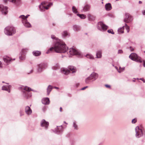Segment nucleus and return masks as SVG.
Returning <instances> with one entry per match:
<instances>
[{"instance_id": "nucleus-1", "label": "nucleus", "mask_w": 145, "mask_h": 145, "mask_svg": "<svg viewBox=\"0 0 145 145\" xmlns=\"http://www.w3.org/2000/svg\"><path fill=\"white\" fill-rule=\"evenodd\" d=\"M51 37L52 39H55L57 42L54 46L50 48L46 52V54H48L53 50L57 53H63L68 50V47L66 46V44L63 41L58 39L54 35H52Z\"/></svg>"}, {"instance_id": "nucleus-2", "label": "nucleus", "mask_w": 145, "mask_h": 145, "mask_svg": "<svg viewBox=\"0 0 145 145\" xmlns=\"http://www.w3.org/2000/svg\"><path fill=\"white\" fill-rule=\"evenodd\" d=\"M16 32V29L12 26H8L4 29L5 33L8 36H12Z\"/></svg>"}, {"instance_id": "nucleus-3", "label": "nucleus", "mask_w": 145, "mask_h": 145, "mask_svg": "<svg viewBox=\"0 0 145 145\" xmlns=\"http://www.w3.org/2000/svg\"><path fill=\"white\" fill-rule=\"evenodd\" d=\"M98 77L97 74L95 72H92L86 79V83L87 84L90 83L91 81H93L96 80Z\"/></svg>"}, {"instance_id": "nucleus-4", "label": "nucleus", "mask_w": 145, "mask_h": 145, "mask_svg": "<svg viewBox=\"0 0 145 145\" xmlns=\"http://www.w3.org/2000/svg\"><path fill=\"white\" fill-rule=\"evenodd\" d=\"M52 5V3H48L47 2L44 1L42 2L41 5L39 6V8L40 10L43 11L45 9L48 10L49 7Z\"/></svg>"}, {"instance_id": "nucleus-5", "label": "nucleus", "mask_w": 145, "mask_h": 145, "mask_svg": "<svg viewBox=\"0 0 145 145\" xmlns=\"http://www.w3.org/2000/svg\"><path fill=\"white\" fill-rule=\"evenodd\" d=\"M129 57L132 60L136 62L140 63H141L142 62V60L141 58L135 53H131L129 56Z\"/></svg>"}, {"instance_id": "nucleus-6", "label": "nucleus", "mask_w": 145, "mask_h": 145, "mask_svg": "<svg viewBox=\"0 0 145 145\" xmlns=\"http://www.w3.org/2000/svg\"><path fill=\"white\" fill-rule=\"evenodd\" d=\"M76 69L75 67L73 66H69L68 67V69L66 68H64L62 71V73L65 74H67L70 72L72 73L75 72L76 71Z\"/></svg>"}, {"instance_id": "nucleus-7", "label": "nucleus", "mask_w": 145, "mask_h": 145, "mask_svg": "<svg viewBox=\"0 0 145 145\" xmlns=\"http://www.w3.org/2000/svg\"><path fill=\"white\" fill-rule=\"evenodd\" d=\"M47 67V64L44 63H41L38 64L37 66V71L38 73L42 72Z\"/></svg>"}, {"instance_id": "nucleus-8", "label": "nucleus", "mask_w": 145, "mask_h": 145, "mask_svg": "<svg viewBox=\"0 0 145 145\" xmlns=\"http://www.w3.org/2000/svg\"><path fill=\"white\" fill-rule=\"evenodd\" d=\"M22 92L23 93V95L25 97H27L28 96V92L32 90L31 89L27 86H22L20 87Z\"/></svg>"}, {"instance_id": "nucleus-9", "label": "nucleus", "mask_w": 145, "mask_h": 145, "mask_svg": "<svg viewBox=\"0 0 145 145\" xmlns=\"http://www.w3.org/2000/svg\"><path fill=\"white\" fill-rule=\"evenodd\" d=\"M97 28L99 30L103 31L106 30L108 28V27L102 22H100L98 23Z\"/></svg>"}, {"instance_id": "nucleus-10", "label": "nucleus", "mask_w": 145, "mask_h": 145, "mask_svg": "<svg viewBox=\"0 0 145 145\" xmlns=\"http://www.w3.org/2000/svg\"><path fill=\"white\" fill-rule=\"evenodd\" d=\"M136 135L137 138H139L142 136L143 135V131L141 128L138 126H137L135 128Z\"/></svg>"}, {"instance_id": "nucleus-11", "label": "nucleus", "mask_w": 145, "mask_h": 145, "mask_svg": "<svg viewBox=\"0 0 145 145\" xmlns=\"http://www.w3.org/2000/svg\"><path fill=\"white\" fill-rule=\"evenodd\" d=\"M69 57H71V56L74 55H80V53L78 52L76 49L72 48H70L69 51Z\"/></svg>"}, {"instance_id": "nucleus-12", "label": "nucleus", "mask_w": 145, "mask_h": 145, "mask_svg": "<svg viewBox=\"0 0 145 145\" xmlns=\"http://www.w3.org/2000/svg\"><path fill=\"white\" fill-rule=\"evenodd\" d=\"M125 17L124 19V21L126 23H128L131 22L133 20L132 17L128 13H125Z\"/></svg>"}, {"instance_id": "nucleus-13", "label": "nucleus", "mask_w": 145, "mask_h": 145, "mask_svg": "<svg viewBox=\"0 0 145 145\" xmlns=\"http://www.w3.org/2000/svg\"><path fill=\"white\" fill-rule=\"evenodd\" d=\"M8 1L9 2L12 3L14 5L18 6L20 5L21 3V0H3L5 3H6Z\"/></svg>"}, {"instance_id": "nucleus-14", "label": "nucleus", "mask_w": 145, "mask_h": 145, "mask_svg": "<svg viewBox=\"0 0 145 145\" xmlns=\"http://www.w3.org/2000/svg\"><path fill=\"white\" fill-rule=\"evenodd\" d=\"M8 8L7 7L4 6L2 5H0V10L3 14L5 15L7 14L8 12Z\"/></svg>"}, {"instance_id": "nucleus-15", "label": "nucleus", "mask_w": 145, "mask_h": 145, "mask_svg": "<svg viewBox=\"0 0 145 145\" xmlns=\"http://www.w3.org/2000/svg\"><path fill=\"white\" fill-rule=\"evenodd\" d=\"M49 123L46 121L45 120L43 119L40 122V125L41 127H44L45 128L47 129Z\"/></svg>"}, {"instance_id": "nucleus-16", "label": "nucleus", "mask_w": 145, "mask_h": 145, "mask_svg": "<svg viewBox=\"0 0 145 145\" xmlns=\"http://www.w3.org/2000/svg\"><path fill=\"white\" fill-rule=\"evenodd\" d=\"M26 49H23L22 51L21 56H19V59L22 60H24L25 59V54L26 52Z\"/></svg>"}, {"instance_id": "nucleus-17", "label": "nucleus", "mask_w": 145, "mask_h": 145, "mask_svg": "<svg viewBox=\"0 0 145 145\" xmlns=\"http://www.w3.org/2000/svg\"><path fill=\"white\" fill-rule=\"evenodd\" d=\"M3 59L5 63H7V64H8L12 61L14 60L15 59H12L11 58L5 56L3 57Z\"/></svg>"}, {"instance_id": "nucleus-18", "label": "nucleus", "mask_w": 145, "mask_h": 145, "mask_svg": "<svg viewBox=\"0 0 145 145\" xmlns=\"http://www.w3.org/2000/svg\"><path fill=\"white\" fill-rule=\"evenodd\" d=\"M63 131L62 126L61 125L59 126H57L56 129L54 131L55 133L57 134H59L61 133Z\"/></svg>"}, {"instance_id": "nucleus-19", "label": "nucleus", "mask_w": 145, "mask_h": 145, "mask_svg": "<svg viewBox=\"0 0 145 145\" xmlns=\"http://www.w3.org/2000/svg\"><path fill=\"white\" fill-rule=\"evenodd\" d=\"M25 112L26 114L28 115H30L32 112V110L29 106H27L25 107Z\"/></svg>"}, {"instance_id": "nucleus-20", "label": "nucleus", "mask_w": 145, "mask_h": 145, "mask_svg": "<svg viewBox=\"0 0 145 145\" xmlns=\"http://www.w3.org/2000/svg\"><path fill=\"white\" fill-rule=\"evenodd\" d=\"M42 102L43 104L45 105H48L50 102L49 99L48 97L44 98L42 100Z\"/></svg>"}, {"instance_id": "nucleus-21", "label": "nucleus", "mask_w": 145, "mask_h": 145, "mask_svg": "<svg viewBox=\"0 0 145 145\" xmlns=\"http://www.w3.org/2000/svg\"><path fill=\"white\" fill-rule=\"evenodd\" d=\"M90 8V6L88 4L86 5L83 8V9L81 11L86 12L89 10Z\"/></svg>"}, {"instance_id": "nucleus-22", "label": "nucleus", "mask_w": 145, "mask_h": 145, "mask_svg": "<svg viewBox=\"0 0 145 145\" xmlns=\"http://www.w3.org/2000/svg\"><path fill=\"white\" fill-rule=\"evenodd\" d=\"M11 86L10 85L7 86H3L2 88V89L3 90H5L8 92V93L10 92V88Z\"/></svg>"}, {"instance_id": "nucleus-23", "label": "nucleus", "mask_w": 145, "mask_h": 145, "mask_svg": "<svg viewBox=\"0 0 145 145\" xmlns=\"http://www.w3.org/2000/svg\"><path fill=\"white\" fill-rule=\"evenodd\" d=\"M96 56L97 58H101L102 57V50H97L96 52Z\"/></svg>"}, {"instance_id": "nucleus-24", "label": "nucleus", "mask_w": 145, "mask_h": 145, "mask_svg": "<svg viewBox=\"0 0 145 145\" xmlns=\"http://www.w3.org/2000/svg\"><path fill=\"white\" fill-rule=\"evenodd\" d=\"M105 9L107 11L110 10L112 8V6L110 3H106L105 6Z\"/></svg>"}, {"instance_id": "nucleus-25", "label": "nucleus", "mask_w": 145, "mask_h": 145, "mask_svg": "<svg viewBox=\"0 0 145 145\" xmlns=\"http://www.w3.org/2000/svg\"><path fill=\"white\" fill-rule=\"evenodd\" d=\"M29 16V15H27L26 16H25L24 15H22L20 16L19 18L21 19V20L25 21V22L26 23L27 22L26 20H27V19Z\"/></svg>"}, {"instance_id": "nucleus-26", "label": "nucleus", "mask_w": 145, "mask_h": 145, "mask_svg": "<svg viewBox=\"0 0 145 145\" xmlns=\"http://www.w3.org/2000/svg\"><path fill=\"white\" fill-rule=\"evenodd\" d=\"M22 23H23L24 25L26 27H31V25L30 23L27 20H26V22H25V21L22 20Z\"/></svg>"}, {"instance_id": "nucleus-27", "label": "nucleus", "mask_w": 145, "mask_h": 145, "mask_svg": "<svg viewBox=\"0 0 145 145\" xmlns=\"http://www.w3.org/2000/svg\"><path fill=\"white\" fill-rule=\"evenodd\" d=\"M53 88V87L52 86L50 85H49L47 88V94L49 95L52 89Z\"/></svg>"}, {"instance_id": "nucleus-28", "label": "nucleus", "mask_w": 145, "mask_h": 145, "mask_svg": "<svg viewBox=\"0 0 145 145\" xmlns=\"http://www.w3.org/2000/svg\"><path fill=\"white\" fill-rule=\"evenodd\" d=\"M41 52L39 51H35L33 52V55L35 56H39L41 54Z\"/></svg>"}, {"instance_id": "nucleus-29", "label": "nucleus", "mask_w": 145, "mask_h": 145, "mask_svg": "<svg viewBox=\"0 0 145 145\" xmlns=\"http://www.w3.org/2000/svg\"><path fill=\"white\" fill-rule=\"evenodd\" d=\"M62 35L63 37H69V35L67 31H65L62 33Z\"/></svg>"}, {"instance_id": "nucleus-30", "label": "nucleus", "mask_w": 145, "mask_h": 145, "mask_svg": "<svg viewBox=\"0 0 145 145\" xmlns=\"http://www.w3.org/2000/svg\"><path fill=\"white\" fill-rule=\"evenodd\" d=\"M73 29L74 31H78L80 30V28L79 26L75 25L73 26Z\"/></svg>"}, {"instance_id": "nucleus-31", "label": "nucleus", "mask_w": 145, "mask_h": 145, "mask_svg": "<svg viewBox=\"0 0 145 145\" xmlns=\"http://www.w3.org/2000/svg\"><path fill=\"white\" fill-rule=\"evenodd\" d=\"M125 26H123L119 28L118 29V32L119 34L123 33Z\"/></svg>"}, {"instance_id": "nucleus-32", "label": "nucleus", "mask_w": 145, "mask_h": 145, "mask_svg": "<svg viewBox=\"0 0 145 145\" xmlns=\"http://www.w3.org/2000/svg\"><path fill=\"white\" fill-rule=\"evenodd\" d=\"M86 56L88 58H89L90 59H94V57L93 55L90 54H87Z\"/></svg>"}, {"instance_id": "nucleus-33", "label": "nucleus", "mask_w": 145, "mask_h": 145, "mask_svg": "<svg viewBox=\"0 0 145 145\" xmlns=\"http://www.w3.org/2000/svg\"><path fill=\"white\" fill-rule=\"evenodd\" d=\"M77 15L81 19H84L86 18V16L84 14H77Z\"/></svg>"}, {"instance_id": "nucleus-34", "label": "nucleus", "mask_w": 145, "mask_h": 145, "mask_svg": "<svg viewBox=\"0 0 145 145\" xmlns=\"http://www.w3.org/2000/svg\"><path fill=\"white\" fill-rule=\"evenodd\" d=\"M73 127H74V129L78 130V126L75 121H74L73 122Z\"/></svg>"}, {"instance_id": "nucleus-35", "label": "nucleus", "mask_w": 145, "mask_h": 145, "mask_svg": "<svg viewBox=\"0 0 145 145\" xmlns=\"http://www.w3.org/2000/svg\"><path fill=\"white\" fill-rule=\"evenodd\" d=\"M125 69V67L121 68L120 67L119 68L118 70V72H119L120 73L122 72Z\"/></svg>"}, {"instance_id": "nucleus-36", "label": "nucleus", "mask_w": 145, "mask_h": 145, "mask_svg": "<svg viewBox=\"0 0 145 145\" xmlns=\"http://www.w3.org/2000/svg\"><path fill=\"white\" fill-rule=\"evenodd\" d=\"M72 11L73 12L76 13L78 12L77 9L75 6H73L72 7Z\"/></svg>"}, {"instance_id": "nucleus-37", "label": "nucleus", "mask_w": 145, "mask_h": 145, "mask_svg": "<svg viewBox=\"0 0 145 145\" xmlns=\"http://www.w3.org/2000/svg\"><path fill=\"white\" fill-rule=\"evenodd\" d=\"M59 66L58 64H56L55 66L53 67V68L54 70H56L59 69Z\"/></svg>"}, {"instance_id": "nucleus-38", "label": "nucleus", "mask_w": 145, "mask_h": 145, "mask_svg": "<svg viewBox=\"0 0 145 145\" xmlns=\"http://www.w3.org/2000/svg\"><path fill=\"white\" fill-rule=\"evenodd\" d=\"M125 28L127 31V32L128 33L130 30L129 26H128L126 23L125 24Z\"/></svg>"}, {"instance_id": "nucleus-39", "label": "nucleus", "mask_w": 145, "mask_h": 145, "mask_svg": "<svg viewBox=\"0 0 145 145\" xmlns=\"http://www.w3.org/2000/svg\"><path fill=\"white\" fill-rule=\"evenodd\" d=\"M107 31L109 33H110L112 34H114V32L112 29H109Z\"/></svg>"}, {"instance_id": "nucleus-40", "label": "nucleus", "mask_w": 145, "mask_h": 145, "mask_svg": "<svg viewBox=\"0 0 145 145\" xmlns=\"http://www.w3.org/2000/svg\"><path fill=\"white\" fill-rule=\"evenodd\" d=\"M20 116H22L24 115V112L23 111L21 110H20Z\"/></svg>"}, {"instance_id": "nucleus-41", "label": "nucleus", "mask_w": 145, "mask_h": 145, "mask_svg": "<svg viewBox=\"0 0 145 145\" xmlns=\"http://www.w3.org/2000/svg\"><path fill=\"white\" fill-rule=\"evenodd\" d=\"M137 122V120L136 119H134L132 120V122L133 123H135Z\"/></svg>"}, {"instance_id": "nucleus-42", "label": "nucleus", "mask_w": 145, "mask_h": 145, "mask_svg": "<svg viewBox=\"0 0 145 145\" xmlns=\"http://www.w3.org/2000/svg\"><path fill=\"white\" fill-rule=\"evenodd\" d=\"M123 52V51L121 50H118V54H122Z\"/></svg>"}, {"instance_id": "nucleus-43", "label": "nucleus", "mask_w": 145, "mask_h": 145, "mask_svg": "<svg viewBox=\"0 0 145 145\" xmlns=\"http://www.w3.org/2000/svg\"><path fill=\"white\" fill-rule=\"evenodd\" d=\"M140 80L142 81L144 83H145V80L143 78H140Z\"/></svg>"}, {"instance_id": "nucleus-44", "label": "nucleus", "mask_w": 145, "mask_h": 145, "mask_svg": "<svg viewBox=\"0 0 145 145\" xmlns=\"http://www.w3.org/2000/svg\"><path fill=\"white\" fill-rule=\"evenodd\" d=\"M130 50L131 51H133V50H134V49L132 47H130Z\"/></svg>"}, {"instance_id": "nucleus-45", "label": "nucleus", "mask_w": 145, "mask_h": 145, "mask_svg": "<svg viewBox=\"0 0 145 145\" xmlns=\"http://www.w3.org/2000/svg\"><path fill=\"white\" fill-rule=\"evenodd\" d=\"M88 86H86V87H84L83 88H82V89H81V90H84L86 88H88Z\"/></svg>"}, {"instance_id": "nucleus-46", "label": "nucleus", "mask_w": 145, "mask_h": 145, "mask_svg": "<svg viewBox=\"0 0 145 145\" xmlns=\"http://www.w3.org/2000/svg\"><path fill=\"white\" fill-rule=\"evenodd\" d=\"M105 86L106 87V88H110V85H107V84H106L105 85Z\"/></svg>"}, {"instance_id": "nucleus-47", "label": "nucleus", "mask_w": 145, "mask_h": 145, "mask_svg": "<svg viewBox=\"0 0 145 145\" xmlns=\"http://www.w3.org/2000/svg\"><path fill=\"white\" fill-rule=\"evenodd\" d=\"M3 67L2 65L1 61H0V68H1Z\"/></svg>"}, {"instance_id": "nucleus-48", "label": "nucleus", "mask_w": 145, "mask_h": 145, "mask_svg": "<svg viewBox=\"0 0 145 145\" xmlns=\"http://www.w3.org/2000/svg\"><path fill=\"white\" fill-rule=\"evenodd\" d=\"M91 15L90 14H89L88 15V17L89 19L90 17H91Z\"/></svg>"}, {"instance_id": "nucleus-49", "label": "nucleus", "mask_w": 145, "mask_h": 145, "mask_svg": "<svg viewBox=\"0 0 145 145\" xmlns=\"http://www.w3.org/2000/svg\"><path fill=\"white\" fill-rule=\"evenodd\" d=\"M33 69H31V71L30 72H29V73H28V74H29V73H32L33 71Z\"/></svg>"}, {"instance_id": "nucleus-50", "label": "nucleus", "mask_w": 145, "mask_h": 145, "mask_svg": "<svg viewBox=\"0 0 145 145\" xmlns=\"http://www.w3.org/2000/svg\"><path fill=\"white\" fill-rule=\"evenodd\" d=\"M143 66L145 67V61H143Z\"/></svg>"}, {"instance_id": "nucleus-51", "label": "nucleus", "mask_w": 145, "mask_h": 145, "mask_svg": "<svg viewBox=\"0 0 145 145\" xmlns=\"http://www.w3.org/2000/svg\"><path fill=\"white\" fill-rule=\"evenodd\" d=\"M115 68L117 69V71H118V67H116V66H115Z\"/></svg>"}, {"instance_id": "nucleus-52", "label": "nucleus", "mask_w": 145, "mask_h": 145, "mask_svg": "<svg viewBox=\"0 0 145 145\" xmlns=\"http://www.w3.org/2000/svg\"><path fill=\"white\" fill-rule=\"evenodd\" d=\"M79 85V83H77L76 84V87L78 86Z\"/></svg>"}, {"instance_id": "nucleus-53", "label": "nucleus", "mask_w": 145, "mask_h": 145, "mask_svg": "<svg viewBox=\"0 0 145 145\" xmlns=\"http://www.w3.org/2000/svg\"><path fill=\"white\" fill-rule=\"evenodd\" d=\"M62 107H60V111L61 112H62Z\"/></svg>"}, {"instance_id": "nucleus-54", "label": "nucleus", "mask_w": 145, "mask_h": 145, "mask_svg": "<svg viewBox=\"0 0 145 145\" xmlns=\"http://www.w3.org/2000/svg\"><path fill=\"white\" fill-rule=\"evenodd\" d=\"M53 88H55V89H58V88L57 87H53Z\"/></svg>"}, {"instance_id": "nucleus-55", "label": "nucleus", "mask_w": 145, "mask_h": 145, "mask_svg": "<svg viewBox=\"0 0 145 145\" xmlns=\"http://www.w3.org/2000/svg\"><path fill=\"white\" fill-rule=\"evenodd\" d=\"M142 3V1H139V4H141V3Z\"/></svg>"}, {"instance_id": "nucleus-56", "label": "nucleus", "mask_w": 145, "mask_h": 145, "mask_svg": "<svg viewBox=\"0 0 145 145\" xmlns=\"http://www.w3.org/2000/svg\"><path fill=\"white\" fill-rule=\"evenodd\" d=\"M133 82H135V80H133Z\"/></svg>"}, {"instance_id": "nucleus-57", "label": "nucleus", "mask_w": 145, "mask_h": 145, "mask_svg": "<svg viewBox=\"0 0 145 145\" xmlns=\"http://www.w3.org/2000/svg\"><path fill=\"white\" fill-rule=\"evenodd\" d=\"M64 122L65 123H66V122H65V121H64Z\"/></svg>"}, {"instance_id": "nucleus-58", "label": "nucleus", "mask_w": 145, "mask_h": 145, "mask_svg": "<svg viewBox=\"0 0 145 145\" xmlns=\"http://www.w3.org/2000/svg\"><path fill=\"white\" fill-rule=\"evenodd\" d=\"M4 82H3V83H4Z\"/></svg>"}, {"instance_id": "nucleus-59", "label": "nucleus", "mask_w": 145, "mask_h": 145, "mask_svg": "<svg viewBox=\"0 0 145 145\" xmlns=\"http://www.w3.org/2000/svg\"><path fill=\"white\" fill-rule=\"evenodd\" d=\"M116 0L117 1H118L119 0Z\"/></svg>"}, {"instance_id": "nucleus-60", "label": "nucleus", "mask_w": 145, "mask_h": 145, "mask_svg": "<svg viewBox=\"0 0 145 145\" xmlns=\"http://www.w3.org/2000/svg\"><path fill=\"white\" fill-rule=\"evenodd\" d=\"M144 52H145V51H144Z\"/></svg>"}]
</instances>
